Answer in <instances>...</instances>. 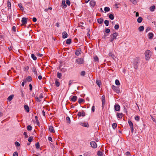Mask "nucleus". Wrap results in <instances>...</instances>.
<instances>
[{
    "mask_svg": "<svg viewBox=\"0 0 156 156\" xmlns=\"http://www.w3.org/2000/svg\"><path fill=\"white\" fill-rule=\"evenodd\" d=\"M151 52L149 50H147L145 52L146 59V60H149L151 56Z\"/></svg>",
    "mask_w": 156,
    "mask_h": 156,
    "instance_id": "f257e3e1",
    "label": "nucleus"
},
{
    "mask_svg": "<svg viewBox=\"0 0 156 156\" xmlns=\"http://www.w3.org/2000/svg\"><path fill=\"white\" fill-rule=\"evenodd\" d=\"M139 62V60L137 58H136L134 59V68L136 69H138V64Z\"/></svg>",
    "mask_w": 156,
    "mask_h": 156,
    "instance_id": "f03ea898",
    "label": "nucleus"
},
{
    "mask_svg": "<svg viewBox=\"0 0 156 156\" xmlns=\"http://www.w3.org/2000/svg\"><path fill=\"white\" fill-rule=\"evenodd\" d=\"M118 33L115 32V33L112 34L111 36V38L110 40V41L111 42H112L114 39H116V37L118 36Z\"/></svg>",
    "mask_w": 156,
    "mask_h": 156,
    "instance_id": "7ed1b4c3",
    "label": "nucleus"
},
{
    "mask_svg": "<svg viewBox=\"0 0 156 156\" xmlns=\"http://www.w3.org/2000/svg\"><path fill=\"white\" fill-rule=\"evenodd\" d=\"M112 88L113 90H114L117 93L119 94L120 92V90L119 88L115 86L114 85H112Z\"/></svg>",
    "mask_w": 156,
    "mask_h": 156,
    "instance_id": "20e7f679",
    "label": "nucleus"
},
{
    "mask_svg": "<svg viewBox=\"0 0 156 156\" xmlns=\"http://www.w3.org/2000/svg\"><path fill=\"white\" fill-rule=\"evenodd\" d=\"M128 122L131 129V132L133 133L134 130L133 124L132 122L130 120L128 121Z\"/></svg>",
    "mask_w": 156,
    "mask_h": 156,
    "instance_id": "39448f33",
    "label": "nucleus"
},
{
    "mask_svg": "<svg viewBox=\"0 0 156 156\" xmlns=\"http://www.w3.org/2000/svg\"><path fill=\"white\" fill-rule=\"evenodd\" d=\"M90 145L91 147L94 148H97V144L94 141H91L90 143Z\"/></svg>",
    "mask_w": 156,
    "mask_h": 156,
    "instance_id": "423d86ee",
    "label": "nucleus"
},
{
    "mask_svg": "<svg viewBox=\"0 0 156 156\" xmlns=\"http://www.w3.org/2000/svg\"><path fill=\"white\" fill-rule=\"evenodd\" d=\"M76 62L79 64H81L83 63V58H79L76 60Z\"/></svg>",
    "mask_w": 156,
    "mask_h": 156,
    "instance_id": "0eeeda50",
    "label": "nucleus"
},
{
    "mask_svg": "<svg viewBox=\"0 0 156 156\" xmlns=\"http://www.w3.org/2000/svg\"><path fill=\"white\" fill-rule=\"evenodd\" d=\"M85 113L83 111H82L81 112H78V113L77 114V116L79 117H80L81 116L84 117L85 116Z\"/></svg>",
    "mask_w": 156,
    "mask_h": 156,
    "instance_id": "6e6552de",
    "label": "nucleus"
},
{
    "mask_svg": "<svg viewBox=\"0 0 156 156\" xmlns=\"http://www.w3.org/2000/svg\"><path fill=\"white\" fill-rule=\"evenodd\" d=\"M114 109L115 111H119L120 109V106L118 104H116L115 105Z\"/></svg>",
    "mask_w": 156,
    "mask_h": 156,
    "instance_id": "1a4fd4ad",
    "label": "nucleus"
},
{
    "mask_svg": "<svg viewBox=\"0 0 156 156\" xmlns=\"http://www.w3.org/2000/svg\"><path fill=\"white\" fill-rule=\"evenodd\" d=\"M80 124L82 126L88 127L89 126V125L87 122H80Z\"/></svg>",
    "mask_w": 156,
    "mask_h": 156,
    "instance_id": "9d476101",
    "label": "nucleus"
},
{
    "mask_svg": "<svg viewBox=\"0 0 156 156\" xmlns=\"http://www.w3.org/2000/svg\"><path fill=\"white\" fill-rule=\"evenodd\" d=\"M27 22V19L25 17H23L22 19V22L23 24H26Z\"/></svg>",
    "mask_w": 156,
    "mask_h": 156,
    "instance_id": "9b49d317",
    "label": "nucleus"
},
{
    "mask_svg": "<svg viewBox=\"0 0 156 156\" xmlns=\"http://www.w3.org/2000/svg\"><path fill=\"white\" fill-rule=\"evenodd\" d=\"M62 35L63 38H66L68 37V34L65 31H64L62 33Z\"/></svg>",
    "mask_w": 156,
    "mask_h": 156,
    "instance_id": "f8f14e48",
    "label": "nucleus"
},
{
    "mask_svg": "<svg viewBox=\"0 0 156 156\" xmlns=\"http://www.w3.org/2000/svg\"><path fill=\"white\" fill-rule=\"evenodd\" d=\"M105 96L103 95L102 97V106L104 107L105 105Z\"/></svg>",
    "mask_w": 156,
    "mask_h": 156,
    "instance_id": "ddd939ff",
    "label": "nucleus"
},
{
    "mask_svg": "<svg viewBox=\"0 0 156 156\" xmlns=\"http://www.w3.org/2000/svg\"><path fill=\"white\" fill-rule=\"evenodd\" d=\"M90 3L91 6H94L95 5L96 2L94 1L91 0L90 2Z\"/></svg>",
    "mask_w": 156,
    "mask_h": 156,
    "instance_id": "4468645a",
    "label": "nucleus"
},
{
    "mask_svg": "<svg viewBox=\"0 0 156 156\" xmlns=\"http://www.w3.org/2000/svg\"><path fill=\"white\" fill-rule=\"evenodd\" d=\"M50 131L52 133H54L55 130L54 129V128L52 126H49V128Z\"/></svg>",
    "mask_w": 156,
    "mask_h": 156,
    "instance_id": "2eb2a0df",
    "label": "nucleus"
},
{
    "mask_svg": "<svg viewBox=\"0 0 156 156\" xmlns=\"http://www.w3.org/2000/svg\"><path fill=\"white\" fill-rule=\"evenodd\" d=\"M97 22L101 24L103 22V20L101 18H99L97 20Z\"/></svg>",
    "mask_w": 156,
    "mask_h": 156,
    "instance_id": "dca6fc26",
    "label": "nucleus"
},
{
    "mask_svg": "<svg viewBox=\"0 0 156 156\" xmlns=\"http://www.w3.org/2000/svg\"><path fill=\"white\" fill-rule=\"evenodd\" d=\"M155 9V7L154 5H152L149 8V9L151 12L154 11Z\"/></svg>",
    "mask_w": 156,
    "mask_h": 156,
    "instance_id": "f3484780",
    "label": "nucleus"
},
{
    "mask_svg": "<svg viewBox=\"0 0 156 156\" xmlns=\"http://www.w3.org/2000/svg\"><path fill=\"white\" fill-rule=\"evenodd\" d=\"M24 108L26 110L27 112H29V108L27 105H25L24 106Z\"/></svg>",
    "mask_w": 156,
    "mask_h": 156,
    "instance_id": "a211bd4d",
    "label": "nucleus"
},
{
    "mask_svg": "<svg viewBox=\"0 0 156 156\" xmlns=\"http://www.w3.org/2000/svg\"><path fill=\"white\" fill-rule=\"evenodd\" d=\"M77 97L76 96H73L71 98V100L73 102H75L77 99Z\"/></svg>",
    "mask_w": 156,
    "mask_h": 156,
    "instance_id": "6ab92c4d",
    "label": "nucleus"
},
{
    "mask_svg": "<svg viewBox=\"0 0 156 156\" xmlns=\"http://www.w3.org/2000/svg\"><path fill=\"white\" fill-rule=\"evenodd\" d=\"M14 97L13 95H11L10 96H9L7 100L9 101H11L12 98H13Z\"/></svg>",
    "mask_w": 156,
    "mask_h": 156,
    "instance_id": "aec40b11",
    "label": "nucleus"
},
{
    "mask_svg": "<svg viewBox=\"0 0 156 156\" xmlns=\"http://www.w3.org/2000/svg\"><path fill=\"white\" fill-rule=\"evenodd\" d=\"M117 116L118 118H122V113H117Z\"/></svg>",
    "mask_w": 156,
    "mask_h": 156,
    "instance_id": "412c9836",
    "label": "nucleus"
},
{
    "mask_svg": "<svg viewBox=\"0 0 156 156\" xmlns=\"http://www.w3.org/2000/svg\"><path fill=\"white\" fill-rule=\"evenodd\" d=\"M153 34L152 33H150L148 34L149 38V39H152L153 37Z\"/></svg>",
    "mask_w": 156,
    "mask_h": 156,
    "instance_id": "4be33fe9",
    "label": "nucleus"
},
{
    "mask_svg": "<svg viewBox=\"0 0 156 156\" xmlns=\"http://www.w3.org/2000/svg\"><path fill=\"white\" fill-rule=\"evenodd\" d=\"M109 18L111 20H113L114 18V16L112 14H110L109 16Z\"/></svg>",
    "mask_w": 156,
    "mask_h": 156,
    "instance_id": "5701e85b",
    "label": "nucleus"
},
{
    "mask_svg": "<svg viewBox=\"0 0 156 156\" xmlns=\"http://www.w3.org/2000/svg\"><path fill=\"white\" fill-rule=\"evenodd\" d=\"M143 20L142 17H139L137 19V21L138 23H140L142 22Z\"/></svg>",
    "mask_w": 156,
    "mask_h": 156,
    "instance_id": "b1692460",
    "label": "nucleus"
},
{
    "mask_svg": "<svg viewBox=\"0 0 156 156\" xmlns=\"http://www.w3.org/2000/svg\"><path fill=\"white\" fill-rule=\"evenodd\" d=\"M144 27L143 26H140V27H139L138 28L140 32H141L142 31H143L144 30Z\"/></svg>",
    "mask_w": 156,
    "mask_h": 156,
    "instance_id": "393cba45",
    "label": "nucleus"
},
{
    "mask_svg": "<svg viewBox=\"0 0 156 156\" xmlns=\"http://www.w3.org/2000/svg\"><path fill=\"white\" fill-rule=\"evenodd\" d=\"M71 42V39L70 38L68 39L66 41V43L67 44H70Z\"/></svg>",
    "mask_w": 156,
    "mask_h": 156,
    "instance_id": "a878e982",
    "label": "nucleus"
},
{
    "mask_svg": "<svg viewBox=\"0 0 156 156\" xmlns=\"http://www.w3.org/2000/svg\"><path fill=\"white\" fill-rule=\"evenodd\" d=\"M81 54V51L80 50H77L75 51V54L77 56H78Z\"/></svg>",
    "mask_w": 156,
    "mask_h": 156,
    "instance_id": "bb28decb",
    "label": "nucleus"
},
{
    "mask_svg": "<svg viewBox=\"0 0 156 156\" xmlns=\"http://www.w3.org/2000/svg\"><path fill=\"white\" fill-rule=\"evenodd\" d=\"M109 55L110 56H111L113 59H115V56L112 53V52H110L109 53Z\"/></svg>",
    "mask_w": 156,
    "mask_h": 156,
    "instance_id": "cd10ccee",
    "label": "nucleus"
},
{
    "mask_svg": "<svg viewBox=\"0 0 156 156\" xmlns=\"http://www.w3.org/2000/svg\"><path fill=\"white\" fill-rule=\"evenodd\" d=\"M62 4L63 5L64 8H66L67 7V5L65 3V0H62Z\"/></svg>",
    "mask_w": 156,
    "mask_h": 156,
    "instance_id": "c85d7f7f",
    "label": "nucleus"
},
{
    "mask_svg": "<svg viewBox=\"0 0 156 156\" xmlns=\"http://www.w3.org/2000/svg\"><path fill=\"white\" fill-rule=\"evenodd\" d=\"M57 76L58 78L61 79L62 76V74L58 72L57 74Z\"/></svg>",
    "mask_w": 156,
    "mask_h": 156,
    "instance_id": "c756f323",
    "label": "nucleus"
},
{
    "mask_svg": "<svg viewBox=\"0 0 156 156\" xmlns=\"http://www.w3.org/2000/svg\"><path fill=\"white\" fill-rule=\"evenodd\" d=\"M97 154L98 156H102L103 153L100 151H98V152Z\"/></svg>",
    "mask_w": 156,
    "mask_h": 156,
    "instance_id": "7c9ffc66",
    "label": "nucleus"
},
{
    "mask_svg": "<svg viewBox=\"0 0 156 156\" xmlns=\"http://www.w3.org/2000/svg\"><path fill=\"white\" fill-rule=\"evenodd\" d=\"M55 84L56 86L58 87L60 85V83L58 81V80H56L55 81Z\"/></svg>",
    "mask_w": 156,
    "mask_h": 156,
    "instance_id": "2f4dec72",
    "label": "nucleus"
},
{
    "mask_svg": "<svg viewBox=\"0 0 156 156\" xmlns=\"http://www.w3.org/2000/svg\"><path fill=\"white\" fill-rule=\"evenodd\" d=\"M27 81H31L32 80L31 77L30 76L27 77L26 79Z\"/></svg>",
    "mask_w": 156,
    "mask_h": 156,
    "instance_id": "473e14b6",
    "label": "nucleus"
},
{
    "mask_svg": "<svg viewBox=\"0 0 156 156\" xmlns=\"http://www.w3.org/2000/svg\"><path fill=\"white\" fill-rule=\"evenodd\" d=\"M138 1V0H130V1L131 2L134 4H136L137 3Z\"/></svg>",
    "mask_w": 156,
    "mask_h": 156,
    "instance_id": "72a5a7b5",
    "label": "nucleus"
},
{
    "mask_svg": "<svg viewBox=\"0 0 156 156\" xmlns=\"http://www.w3.org/2000/svg\"><path fill=\"white\" fill-rule=\"evenodd\" d=\"M32 71L34 73L37 75V73L36 69L35 67H33L32 69Z\"/></svg>",
    "mask_w": 156,
    "mask_h": 156,
    "instance_id": "f704fd0d",
    "label": "nucleus"
},
{
    "mask_svg": "<svg viewBox=\"0 0 156 156\" xmlns=\"http://www.w3.org/2000/svg\"><path fill=\"white\" fill-rule=\"evenodd\" d=\"M32 127L30 125L28 126L27 127V129L29 131H31L32 130Z\"/></svg>",
    "mask_w": 156,
    "mask_h": 156,
    "instance_id": "c9c22d12",
    "label": "nucleus"
},
{
    "mask_svg": "<svg viewBox=\"0 0 156 156\" xmlns=\"http://www.w3.org/2000/svg\"><path fill=\"white\" fill-rule=\"evenodd\" d=\"M31 57L34 60H35L37 59V57L33 54H31Z\"/></svg>",
    "mask_w": 156,
    "mask_h": 156,
    "instance_id": "e433bc0d",
    "label": "nucleus"
},
{
    "mask_svg": "<svg viewBox=\"0 0 156 156\" xmlns=\"http://www.w3.org/2000/svg\"><path fill=\"white\" fill-rule=\"evenodd\" d=\"M115 83L116 85L118 86L120 85V83L118 80H115Z\"/></svg>",
    "mask_w": 156,
    "mask_h": 156,
    "instance_id": "4c0bfd02",
    "label": "nucleus"
},
{
    "mask_svg": "<svg viewBox=\"0 0 156 156\" xmlns=\"http://www.w3.org/2000/svg\"><path fill=\"white\" fill-rule=\"evenodd\" d=\"M104 23L106 26H108L109 25V21L108 20H105L104 21Z\"/></svg>",
    "mask_w": 156,
    "mask_h": 156,
    "instance_id": "58836bf2",
    "label": "nucleus"
},
{
    "mask_svg": "<svg viewBox=\"0 0 156 156\" xmlns=\"http://www.w3.org/2000/svg\"><path fill=\"white\" fill-rule=\"evenodd\" d=\"M96 83L97 84L98 86L99 87H100V84L101 83V81L99 80H97Z\"/></svg>",
    "mask_w": 156,
    "mask_h": 156,
    "instance_id": "ea45409f",
    "label": "nucleus"
},
{
    "mask_svg": "<svg viewBox=\"0 0 156 156\" xmlns=\"http://www.w3.org/2000/svg\"><path fill=\"white\" fill-rule=\"evenodd\" d=\"M18 6L22 10H23L24 9L23 7L22 6V4L21 3L18 4Z\"/></svg>",
    "mask_w": 156,
    "mask_h": 156,
    "instance_id": "a19ab883",
    "label": "nucleus"
},
{
    "mask_svg": "<svg viewBox=\"0 0 156 156\" xmlns=\"http://www.w3.org/2000/svg\"><path fill=\"white\" fill-rule=\"evenodd\" d=\"M33 139V136H30L28 139V141L29 142H31Z\"/></svg>",
    "mask_w": 156,
    "mask_h": 156,
    "instance_id": "79ce46f5",
    "label": "nucleus"
},
{
    "mask_svg": "<svg viewBox=\"0 0 156 156\" xmlns=\"http://www.w3.org/2000/svg\"><path fill=\"white\" fill-rule=\"evenodd\" d=\"M117 124L116 123H113L112 125V127L113 129H115L116 127Z\"/></svg>",
    "mask_w": 156,
    "mask_h": 156,
    "instance_id": "37998d69",
    "label": "nucleus"
},
{
    "mask_svg": "<svg viewBox=\"0 0 156 156\" xmlns=\"http://www.w3.org/2000/svg\"><path fill=\"white\" fill-rule=\"evenodd\" d=\"M35 146L37 149H38L40 147V144L39 143H36L35 144Z\"/></svg>",
    "mask_w": 156,
    "mask_h": 156,
    "instance_id": "c03bdc74",
    "label": "nucleus"
},
{
    "mask_svg": "<svg viewBox=\"0 0 156 156\" xmlns=\"http://www.w3.org/2000/svg\"><path fill=\"white\" fill-rule=\"evenodd\" d=\"M110 8L109 7H105L104 8V10L105 12H108L110 11Z\"/></svg>",
    "mask_w": 156,
    "mask_h": 156,
    "instance_id": "a18cd8bd",
    "label": "nucleus"
},
{
    "mask_svg": "<svg viewBox=\"0 0 156 156\" xmlns=\"http://www.w3.org/2000/svg\"><path fill=\"white\" fill-rule=\"evenodd\" d=\"M84 101V100L83 99H79L78 101V102L80 104L82 102Z\"/></svg>",
    "mask_w": 156,
    "mask_h": 156,
    "instance_id": "49530a36",
    "label": "nucleus"
},
{
    "mask_svg": "<svg viewBox=\"0 0 156 156\" xmlns=\"http://www.w3.org/2000/svg\"><path fill=\"white\" fill-rule=\"evenodd\" d=\"M119 28V26L118 24H116L114 27L115 29L117 30Z\"/></svg>",
    "mask_w": 156,
    "mask_h": 156,
    "instance_id": "de8ad7c7",
    "label": "nucleus"
},
{
    "mask_svg": "<svg viewBox=\"0 0 156 156\" xmlns=\"http://www.w3.org/2000/svg\"><path fill=\"white\" fill-rule=\"evenodd\" d=\"M94 60L95 61H98V58L96 56H94Z\"/></svg>",
    "mask_w": 156,
    "mask_h": 156,
    "instance_id": "09e8293b",
    "label": "nucleus"
},
{
    "mask_svg": "<svg viewBox=\"0 0 156 156\" xmlns=\"http://www.w3.org/2000/svg\"><path fill=\"white\" fill-rule=\"evenodd\" d=\"M66 4H67L68 5H70V2L69 0H66Z\"/></svg>",
    "mask_w": 156,
    "mask_h": 156,
    "instance_id": "8fccbe9b",
    "label": "nucleus"
},
{
    "mask_svg": "<svg viewBox=\"0 0 156 156\" xmlns=\"http://www.w3.org/2000/svg\"><path fill=\"white\" fill-rule=\"evenodd\" d=\"M85 74V71H82L81 72L80 74L81 75L83 76H84Z\"/></svg>",
    "mask_w": 156,
    "mask_h": 156,
    "instance_id": "3c124183",
    "label": "nucleus"
},
{
    "mask_svg": "<svg viewBox=\"0 0 156 156\" xmlns=\"http://www.w3.org/2000/svg\"><path fill=\"white\" fill-rule=\"evenodd\" d=\"M66 119L67 121V122L69 123H70V119L69 117H67L66 118Z\"/></svg>",
    "mask_w": 156,
    "mask_h": 156,
    "instance_id": "603ef678",
    "label": "nucleus"
},
{
    "mask_svg": "<svg viewBox=\"0 0 156 156\" xmlns=\"http://www.w3.org/2000/svg\"><path fill=\"white\" fill-rule=\"evenodd\" d=\"M7 6L9 9H10L11 7V3L9 2L7 3Z\"/></svg>",
    "mask_w": 156,
    "mask_h": 156,
    "instance_id": "864d4df0",
    "label": "nucleus"
},
{
    "mask_svg": "<svg viewBox=\"0 0 156 156\" xmlns=\"http://www.w3.org/2000/svg\"><path fill=\"white\" fill-rule=\"evenodd\" d=\"M18 154L17 151H16L13 153V156H18Z\"/></svg>",
    "mask_w": 156,
    "mask_h": 156,
    "instance_id": "5fc2aeb1",
    "label": "nucleus"
},
{
    "mask_svg": "<svg viewBox=\"0 0 156 156\" xmlns=\"http://www.w3.org/2000/svg\"><path fill=\"white\" fill-rule=\"evenodd\" d=\"M126 155L128 156H130V153L129 151H127L126 153Z\"/></svg>",
    "mask_w": 156,
    "mask_h": 156,
    "instance_id": "6e6d98bb",
    "label": "nucleus"
},
{
    "mask_svg": "<svg viewBox=\"0 0 156 156\" xmlns=\"http://www.w3.org/2000/svg\"><path fill=\"white\" fill-rule=\"evenodd\" d=\"M139 119H140V117H139V116H136L135 117V119L136 120V121H138L139 120Z\"/></svg>",
    "mask_w": 156,
    "mask_h": 156,
    "instance_id": "4d7b16f0",
    "label": "nucleus"
},
{
    "mask_svg": "<svg viewBox=\"0 0 156 156\" xmlns=\"http://www.w3.org/2000/svg\"><path fill=\"white\" fill-rule=\"evenodd\" d=\"M35 99L38 102H40L41 101V100H40L39 99V98L38 97H37L35 98Z\"/></svg>",
    "mask_w": 156,
    "mask_h": 156,
    "instance_id": "13d9d810",
    "label": "nucleus"
},
{
    "mask_svg": "<svg viewBox=\"0 0 156 156\" xmlns=\"http://www.w3.org/2000/svg\"><path fill=\"white\" fill-rule=\"evenodd\" d=\"M110 32V30L109 29H107L105 30V32L107 33H109Z\"/></svg>",
    "mask_w": 156,
    "mask_h": 156,
    "instance_id": "bf43d9fd",
    "label": "nucleus"
},
{
    "mask_svg": "<svg viewBox=\"0 0 156 156\" xmlns=\"http://www.w3.org/2000/svg\"><path fill=\"white\" fill-rule=\"evenodd\" d=\"M15 145L16 146H19L20 144L18 142L16 141L15 142Z\"/></svg>",
    "mask_w": 156,
    "mask_h": 156,
    "instance_id": "052dcab7",
    "label": "nucleus"
},
{
    "mask_svg": "<svg viewBox=\"0 0 156 156\" xmlns=\"http://www.w3.org/2000/svg\"><path fill=\"white\" fill-rule=\"evenodd\" d=\"M151 29V28L150 27H148L146 30V32H147L149 31Z\"/></svg>",
    "mask_w": 156,
    "mask_h": 156,
    "instance_id": "680f3d73",
    "label": "nucleus"
},
{
    "mask_svg": "<svg viewBox=\"0 0 156 156\" xmlns=\"http://www.w3.org/2000/svg\"><path fill=\"white\" fill-rule=\"evenodd\" d=\"M61 71L62 72L64 73L66 72V69H65L62 68L61 69Z\"/></svg>",
    "mask_w": 156,
    "mask_h": 156,
    "instance_id": "e2e57ef3",
    "label": "nucleus"
},
{
    "mask_svg": "<svg viewBox=\"0 0 156 156\" xmlns=\"http://www.w3.org/2000/svg\"><path fill=\"white\" fill-rule=\"evenodd\" d=\"M12 30L14 32H16V27H15L13 26L12 27Z\"/></svg>",
    "mask_w": 156,
    "mask_h": 156,
    "instance_id": "0e129e2a",
    "label": "nucleus"
},
{
    "mask_svg": "<svg viewBox=\"0 0 156 156\" xmlns=\"http://www.w3.org/2000/svg\"><path fill=\"white\" fill-rule=\"evenodd\" d=\"M29 87H30V90H31L32 89V85L30 84L29 85Z\"/></svg>",
    "mask_w": 156,
    "mask_h": 156,
    "instance_id": "69168bd1",
    "label": "nucleus"
},
{
    "mask_svg": "<svg viewBox=\"0 0 156 156\" xmlns=\"http://www.w3.org/2000/svg\"><path fill=\"white\" fill-rule=\"evenodd\" d=\"M37 56L39 57H42V56H43V55L42 54H41L40 53H37Z\"/></svg>",
    "mask_w": 156,
    "mask_h": 156,
    "instance_id": "338daca9",
    "label": "nucleus"
},
{
    "mask_svg": "<svg viewBox=\"0 0 156 156\" xmlns=\"http://www.w3.org/2000/svg\"><path fill=\"white\" fill-rule=\"evenodd\" d=\"M23 134L25 136L26 138H27L28 137V136L27 135V133L26 132H24L23 133Z\"/></svg>",
    "mask_w": 156,
    "mask_h": 156,
    "instance_id": "774afa93",
    "label": "nucleus"
}]
</instances>
